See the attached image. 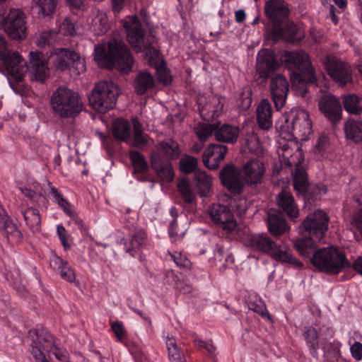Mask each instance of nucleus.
<instances>
[{"instance_id": "nucleus-57", "label": "nucleus", "mask_w": 362, "mask_h": 362, "mask_svg": "<svg viewBox=\"0 0 362 362\" xmlns=\"http://www.w3.org/2000/svg\"><path fill=\"white\" fill-rule=\"evenodd\" d=\"M52 350L48 351L47 352V355L48 356V360H52L51 355L52 354L54 356V357L60 362H67L68 361V356L67 354L65 351L62 350V349L59 348L57 345V344L54 346L53 349H51Z\"/></svg>"}, {"instance_id": "nucleus-62", "label": "nucleus", "mask_w": 362, "mask_h": 362, "mask_svg": "<svg viewBox=\"0 0 362 362\" xmlns=\"http://www.w3.org/2000/svg\"><path fill=\"white\" fill-rule=\"evenodd\" d=\"M329 145L328 137L325 135H321L319 136L315 145V150L319 153L323 152L327 150Z\"/></svg>"}, {"instance_id": "nucleus-4", "label": "nucleus", "mask_w": 362, "mask_h": 362, "mask_svg": "<svg viewBox=\"0 0 362 362\" xmlns=\"http://www.w3.org/2000/svg\"><path fill=\"white\" fill-rule=\"evenodd\" d=\"M180 154L177 141L173 139L158 143V149L151 153V166L161 179L170 182L173 180L174 172L171 160H175Z\"/></svg>"}, {"instance_id": "nucleus-28", "label": "nucleus", "mask_w": 362, "mask_h": 362, "mask_svg": "<svg viewBox=\"0 0 362 362\" xmlns=\"http://www.w3.org/2000/svg\"><path fill=\"white\" fill-rule=\"evenodd\" d=\"M257 122L260 129H269L272 126V107L268 100H262L257 108Z\"/></svg>"}, {"instance_id": "nucleus-43", "label": "nucleus", "mask_w": 362, "mask_h": 362, "mask_svg": "<svg viewBox=\"0 0 362 362\" xmlns=\"http://www.w3.org/2000/svg\"><path fill=\"white\" fill-rule=\"evenodd\" d=\"M326 193V188L323 185H310L305 192H302V195L305 202L312 204L317 200H319L322 194Z\"/></svg>"}, {"instance_id": "nucleus-32", "label": "nucleus", "mask_w": 362, "mask_h": 362, "mask_svg": "<svg viewBox=\"0 0 362 362\" xmlns=\"http://www.w3.org/2000/svg\"><path fill=\"white\" fill-rule=\"evenodd\" d=\"M112 136L119 141L129 143L131 141L130 124L127 119L118 118L112 124Z\"/></svg>"}, {"instance_id": "nucleus-60", "label": "nucleus", "mask_w": 362, "mask_h": 362, "mask_svg": "<svg viewBox=\"0 0 362 362\" xmlns=\"http://www.w3.org/2000/svg\"><path fill=\"white\" fill-rule=\"evenodd\" d=\"M186 232L185 227H180L176 219H174L170 225L169 233L171 237H175L177 238H182Z\"/></svg>"}, {"instance_id": "nucleus-6", "label": "nucleus", "mask_w": 362, "mask_h": 362, "mask_svg": "<svg viewBox=\"0 0 362 362\" xmlns=\"http://www.w3.org/2000/svg\"><path fill=\"white\" fill-rule=\"evenodd\" d=\"M53 110L61 117H74L82 110L83 103L79 95L72 90L60 87L51 98Z\"/></svg>"}, {"instance_id": "nucleus-64", "label": "nucleus", "mask_w": 362, "mask_h": 362, "mask_svg": "<svg viewBox=\"0 0 362 362\" xmlns=\"http://www.w3.org/2000/svg\"><path fill=\"white\" fill-rule=\"evenodd\" d=\"M352 357L356 361L362 359V344L358 341L354 343L350 347Z\"/></svg>"}, {"instance_id": "nucleus-2", "label": "nucleus", "mask_w": 362, "mask_h": 362, "mask_svg": "<svg viewBox=\"0 0 362 362\" xmlns=\"http://www.w3.org/2000/svg\"><path fill=\"white\" fill-rule=\"evenodd\" d=\"M265 13L272 23L269 37L273 41L284 39L287 42L294 40L297 28L288 21L289 9L284 0H269L264 6Z\"/></svg>"}, {"instance_id": "nucleus-3", "label": "nucleus", "mask_w": 362, "mask_h": 362, "mask_svg": "<svg viewBox=\"0 0 362 362\" xmlns=\"http://www.w3.org/2000/svg\"><path fill=\"white\" fill-rule=\"evenodd\" d=\"M18 62H13L8 68L7 74L16 83L22 81L28 73L31 80L45 81L48 77L49 69L47 61L41 52H30L28 64L17 52Z\"/></svg>"}, {"instance_id": "nucleus-37", "label": "nucleus", "mask_w": 362, "mask_h": 362, "mask_svg": "<svg viewBox=\"0 0 362 362\" xmlns=\"http://www.w3.org/2000/svg\"><path fill=\"white\" fill-rule=\"evenodd\" d=\"M216 122L211 124L208 122L199 123L194 129V133L201 143L208 140L213 134L215 136Z\"/></svg>"}, {"instance_id": "nucleus-13", "label": "nucleus", "mask_w": 362, "mask_h": 362, "mask_svg": "<svg viewBox=\"0 0 362 362\" xmlns=\"http://www.w3.org/2000/svg\"><path fill=\"white\" fill-rule=\"evenodd\" d=\"M241 177V169L233 163L226 164L219 172L222 185L234 194H240L243 192L245 184Z\"/></svg>"}, {"instance_id": "nucleus-40", "label": "nucleus", "mask_w": 362, "mask_h": 362, "mask_svg": "<svg viewBox=\"0 0 362 362\" xmlns=\"http://www.w3.org/2000/svg\"><path fill=\"white\" fill-rule=\"evenodd\" d=\"M134 124V137L133 140L130 141L131 145L143 149L148 142L147 135L143 133L141 124L138 119H133Z\"/></svg>"}, {"instance_id": "nucleus-1", "label": "nucleus", "mask_w": 362, "mask_h": 362, "mask_svg": "<svg viewBox=\"0 0 362 362\" xmlns=\"http://www.w3.org/2000/svg\"><path fill=\"white\" fill-rule=\"evenodd\" d=\"M94 59L101 67L115 68L124 74L132 71L134 62L129 47L116 39L95 47Z\"/></svg>"}, {"instance_id": "nucleus-52", "label": "nucleus", "mask_w": 362, "mask_h": 362, "mask_svg": "<svg viewBox=\"0 0 362 362\" xmlns=\"http://www.w3.org/2000/svg\"><path fill=\"white\" fill-rule=\"evenodd\" d=\"M146 53L145 59L147 60L149 65L157 67L158 65L163 63L160 59V51L155 46V44L146 46V48L143 51Z\"/></svg>"}, {"instance_id": "nucleus-19", "label": "nucleus", "mask_w": 362, "mask_h": 362, "mask_svg": "<svg viewBox=\"0 0 362 362\" xmlns=\"http://www.w3.org/2000/svg\"><path fill=\"white\" fill-rule=\"evenodd\" d=\"M270 93L277 110L282 108L286 101L289 90L287 79L283 74H277L270 81Z\"/></svg>"}, {"instance_id": "nucleus-56", "label": "nucleus", "mask_w": 362, "mask_h": 362, "mask_svg": "<svg viewBox=\"0 0 362 362\" xmlns=\"http://www.w3.org/2000/svg\"><path fill=\"white\" fill-rule=\"evenodd\" d=\"M156 69V74L158 80L164 85H168L172 81V77L170 74V71L166 69L163 63L155 67Z\"/></svg>"}, {"instance_id": "nucleus-24", "label": "nucleus", "mask_w": 362, "mask_h": 362, "mask_svg": "<svg viewBox=\"0 0 362 362\" xmlns=\"http://www.w3.org/2000/svg\"><path fill=\"white\" fill-rule=\"evenodd\" d=\"M267 216L268 229L272 235L280 236L289 230L290 228L280 211L269 209Z\"/></svg>"}, {"instance_id": "nucleus-12", "label": "nucleus", "mask_w": 362, "mask_h": 362, "mask_svg": "<svg viewBox=\"0 0 362 362\" xmlns=\"http://www.w3.org/2000/svg\"><path fill=\"white\" fill-rule=\"evenodd\" d=\"M26 22L24 13L18 9L11 10L3 20V28L13 39L21 40L25 37Z\"/></svg>"}, {"instance_id": "nucleus-29", "label": "nucleus", "mask_w": 362, "mask_h": 362, "mask_svg": "<svg viewBox=\"0 0 362 362\" xmlns=\"http://www.w3.org/2000/svg\"><path fill=\"white\" fill-rule=\"evenodd\" d=\"M239 135V128L229 124L221 126L220 122H216L215 138L217 141L225 143H234Z\"/></svg>"}, {"instance_id": "nucleus-44", "label": "nucleus", "mask_w": 362, "mask_h": 362, "mask_svg": "<svg viewBox=\"0 0 362 362\" xmlns=\"http://www.w3.org/2000/svg\"><path fill=\"white\" fill-rule=\"evenodd\" d=\"M59 0H33L38 13L43 16H52L57 9Z\"/></svg>"}, {"instance_id": "nucleus-50", "label": "nucleus", "mask_w": 362, "mask_h": 362, "mask_svg": "<svg viewBox=\"0 0 362 362\" xmlns=\"http://www.w3.org/2000/svg\"><path fill=\"white\" fill-rule=\"evenodd\" d=\"M178 191L184 201L187 204H191L195 199V194L192 191L189 182L186 179L181 180L177 184Z\"/></svg>"}, {"instance_id": "nucleus-8", "label": "nucleus", "mask_w": 362, "mask_h": 362, "mask_svg": "<svg viewBox=\"0 0 362 362\" xmlns=\"http://www.w3.org/2000/svg\"><path fill=\"white\" fill-rule=\"evenodd\" d=\"M124 27L126 29L127 41L136 52H143L146 46L156 43V37L146 33L138 18H133L126 21Z\"/></svg>"}, {"instance_id": "nucleus-46", "label": "nucleus", "mask_w": 362, "mask_h": 362, "mask_svg": "<svg viewBox=\"0 0 362 362\" xmlns=\"http://www.w3.org/2000/svg\"><path fill=\"white\" fill-rule=\"evenodd\" d=\"M324 64L328 75L336 82H339V59L334 56H327Z\"/></svg>"}, {"instance_id": "nucleus-5", "label": "nucleus", "mask_w": 362, "mask_h": 362, "mask_svg": "<svg viewBox=\"0 0 362 362\" xmlns=\"http://www.w3.org/2000/svg\"><path fill=\"white\" fill-rule=\"evenodd\" d=\"M246 245L255 250L269 254L276 261L293 264L297 267L303 265L290 251L280 248L279 245L266 234L251 235L247 238Z\"/></svg>"}, {"instance_id": "nucleus-22", "label": "nucleus", "mask_w": 362, "mask_h": 362, "mask_svg": "<svg viewBox=\"0 0 362 362\" xmlns=\"http://www.w3.org/2000/svg\"><path fill=\"white\" fill-rule=\"evenodd\" d=\"M223 98L218 95H210L204 105L199 107L202 119L206 122L213 121L222 112Z\"/></svg>"}, {"instance_id": "nucleus-63", "label": "nucleus", "mask_w": 362, "mask_h": 362, "mask_svg": "<svg viewBox=\"0 0 362 362\" xmlns=\"http://www.w3.org/2000/svg\"><path fill=\"white\" fill-rule=\"evenodd\" d=\"M111 328L114 332L117 340L122 341L126 333L123 325L121 323L116 322L112 324Z\"/></svg>"}, {"instance_id": "nucleus-61", "label": "nucleus", "mask_w": 362, "mask_h": 362, "mask_svg": "<svg viewBox=\"0 0 362 362\" xmlns=\"http://www.w3.org/2000/svg\"><path fill=\"white\" fill-rule=\"evenodd\" d=\"M170 255L177 266L182 268L189 267L191 264L189 260L186 257L182 256L180 252H175L173 254L170 253Z\"/></svg>"}, {"instance_id": "nucleus-31", "label": "nucleus", "mask_w": 362, "mask_h": 362, "mask_svg": "<svg viewBox=\"0 0 362 362\" xmlns=\"http://www.w3.org/2000/svg\"><path fill=\"white\" fill-rule=\"evenodd\" d=\"M302 160H298L296 163L295 170L293 173V185L294 189L298 195L305 192L310 185L308 179V174L304 167L301 165Z\"/></svg>"}, {"instance_id": "nucleus-7", "label": "nucleus", "mask_w": 362, "mask_h": 362, "mask_svg": "<svg viewBox=\"0 0 362 362\" xmlns=\"http://www.w3.org/2000/svg\"><path fill=\"white\" fill-rule=\"evenodd\" d=\"M119 95L118 86L111 81H102L95 84L88 100L94 110L105 113L112 109Z\"/></svg>"}, {"instance_id": "nucleus-34", "label": "nucleus", "mask_w": 362, "mask_h": 362, "mask_svg": "<svg viewBox=\"0 0 362 362\" xmlns=\"http://www.w3.org/2000/svg\"><path fill=\"white\" fill-rule=\"evenodd\" d=\"M197 192L201 197H208L212 185V178L205 171L197 170L194 172Z\"/></svg>"}, {"instance_id": "nucleus-20", "label": "nucleus", "mask_w": 362, "mask_h": 362, "mask_svg": "<svg viewBox=\"0 0 362 362\" xmlns=\"http://www.w3.org/2000/svg\"><path fill=\"white\" fill-rule=\"evenodd\" d=\"M228 148L225 145L216 144L209 145L202 156L204 166L209 170L217 169L221 162L224 160Z\"/></svg>"}, {"instance_id": "nucleus-23", "label": "nucleus", "mask_w": 362, "mask_h": 362, "mask_svg": "<svg viewBox=\"0 0 362 362\" xmlns=\"http://www.w3.org/2000/svg\"><path fill=\"white\" fill-rule=\"evenodd\" d=\"M0 228L11 244H17L21 240V232L2 209H0Z\"/></svg>"}, {"instance_id": "nucleus-14", "label": "nucleus", "mask_w": 362, "mask_h": 362, "mask_svg": "<svg viewBox=\"0 0 362 362\" xmlns=\"http://www.w3.org/2000/svg\"><path fill=\"white\" fill-rule=\"evenodd\" d=\"M282 61L288 69L308 74L310 78L314 79L313 76L310 75L314 68L311 64L309 56L304 51L296 50L286 52Z\"/></svg>"}, {"instance_id": "nucleus-16", "label": "nucleus", "mask_w": 362, "mask_h": 362, "mask_svg": "<svg viewBox=\"0 0 362 362\" xmlns=\"http://www.w3.org/2000/svg\"><path fill=\"white\" fill-rule=\"evenodd\" d=\"M286 122L300 136H307L312 132V122L308 112L304 110H291L286 119Z\"/></svg>"}, {"instance_id": "nucleus-53", "label": "nucleus", "mask_w": 362, "mask_h": 362, "mask_svg": "<svg viewBox=\"0 0 362 362\" xmlns=\"http://www.w3.org/2000/svg\"><path fill=\"white\" fill-rule=\"evenodd\" d=\"M197 165V158L190 156H187L185 158H182L180 161V169L182 173L185 174H189L192 172H194L196 170L195 168Z\"/></svg>"}, {"instance_id": "nucleus-9", "label": "nucleus", "mask_w": 362, "mask_h": 362, "mask_svg": "<svg viewBox=\"0 0 362 362\" xmlns=\"http://www.w3.org/2000/svg\"><path fill=\"white\" fill-rule=\"evenodd\" d=\"M28 337L32 341L30 352L35 359L44 358L47 356V352L57 344L54 337L43 327L30 330Z\"/></svg>"}, {"instance_id": "nucleus-49", "label": "nucleus", "mask_w": 362, "mask_h": 362, "mask_svg": "<svg viewBox=\"0 0 362 362\" xmlns=\"http://www.w3.org/2000/svg\"><path fill=\"white\" fill-rule=\"evenodd\" d=\"M69 56L71 57L69 71L75 75H79L83 73L86 69L84 59L73 50L71 53L69 54Z\"/></svg>"}, {"instance_id": "nucleus-15", "label": "nucleus", "mask_w": 362, "mask_h": 362, "mask_svg": "<svg viewBox=\"0 0 362 362\" xmlns=\"http://www.w3.org/2000/svg\"><path fill=\"white\" fill-rule=\"evenodd\" d=\"M265 172L263 163L257 158L247 160L241 168L244 184L252 187L263 182Z\"/></svg>"}, {"instance_id": "nucleus-59", "label": "nucleus", "mask_w": 362, "mask_h": 362, "mask_svg": "<svg viewBox=\"0 0 362 362\" xmlns=\"http://www.w3.org/2000/svg\"><path fill=\"white\" fill-rule=\"evenodd\" d=\"M59 33L64 35L74 36L76 33L74 23L69 18H65L59 26Z\"/></svg>"}, {"instance_id": "nucleus-38", "label": "nucleus", "mask_w": 362, "mask_h": 362, "mask_svg": "<svg viewBox=\"0 0 362 362\" xmlns=\"http://www.w3.org/2000/svg\"><path fill=\"white\" fill-rule=\"evenodd\" d=\"M344 109L350 114L359 115L362 112V99L355 94L343 97Z\"/></svg>"}, {"instance_id": "nucleus-33", "label": "nucleus", "mask_w": 362, "mask_h": 362, "mask_svg": "<svg viewBox=\"0 0 362 362\" xmlns=\"http://www.w3.org/2000/svg\"><path fill=\"white\" fill-rule=\"evenodd\" d=\"M135 92L138 95H144L155 86L153 76L148 71H140L134 82Z\"/></svg>"}, {"instance_id": "nucleus-26", "label": "nucleus", "mask_w": 362, "mask_h": 362, "mask_svg": "<svg viewBox=\"0 0 362 362\" xmlns=\"http://www.w3.org/2000/svg\"><path fill=\"white\" fill-rule=\"evenodd\" d=\"M300 233L301 236L293 240L294 248L300 256L310 257L316 251V243L320 240H316L314 237L306 235L302 230H300Z\"/></svg>"}, {"instance_id": "nucleus-27", "label": "nucleus", "mask_w": 362, "mask_h": 362, "mask_svg": "<svg viewBox=\"0 0 362 362\" xmlns=\"http://www.w3.org/2000/svg\"><path fill=\"white\" fill-rule=\"evenodd\" d=\"M129 157L133 167L134 176L139 180L146 181L147 176L145 174L148 172L149 166L145 156L139 151L132 150L129 151Z\"/></svg>"}, {"instance_id": "nucleus-21", "label": "nucleus", "mask_w": 362, "mask_h": 362, "mask_svg": "<svg viewBox=\"0 0 362 362\" xmlns=\"http://www.w3.org/2000/svg\"><path fill=\"white\" fill-rule=\"evenodd\" d=\"M320 110L330 121L332 125L339 122V100L332 95H325L319 100Z\"/></svg>"}, {"instance_id": "nucleus-35", "label": "nucleus", "mask_w": 362, "mask_h": 362, "mask_svg": "<svg viewBox=\"0 0 362 362\" xmlns=\"http://www.w3.org/2000/svg\"><path fill=\"white\" fill-rule=\"evenodd\" d=\"M21 211L27 225L32 231H40L41 228V218L39 210L33 207L27 209L21 207Z\"/></svg>"}, {"instance_id": "nucleus-54", "label": "nucleus", "mask_w": 362, "mask_h": 362, "mask_svg": "<svg viewBox=\"0 0 362 362\" xmlns=\"http://www.w3.org/2000/svg\"><path fill=\"white\" fill-rule=\"evenodd\" d=\"M353 69L351 65L341 60V88L352 83Z\"/></svg>"}, {"instance_id": "nucleus-18", "label": "nucleus", "mask_w": 362, "mask_h": 362, "mask_svg": "<svg viewBox=\"0 0 362 362\" xmlns=\"http://www.w3.org/2000/svg\"><path fill=\"white\" fill-rule=\"evenodd\" d=\"M210 216L213 221L220 225L227 233L232 232L236 228L237 223L231 211L223 205L214 204L209 208Z\"/></svg>"}, {"instance_id": "nucleus-17", "label": "nucleus", "mask_w": 362, "mask_h": 362, "mask_svg": "<svg viewBox=\"0 0 362 362\" xmlns=\"http://www.w3.org/2000/svg\"><path fill=\"white\" fill-rule=\"evenodd\" d=\"M279 66L274 52L269 49H261L257 56L256 71L259 78L264 80L271 76Z\"/></svg>"}, {"instance_id": "nucleus-30", "label": "nucleus", "mask_w": 362, "mask_h": 362, "mask_svg": "<svg viewBox=\"0 0 362 362\" xmlns=\"http://www.w3.org/2000/svg\"><path fill=\"white\" fill-rule=\"evenodd\" d=\"M49 264L51 267L59 271V274L63 279L71 283L75 281V273L69 265L67 261H65L61 257L54 255L51 257Z\"/></svg>"}, {"instance_id": "nucleus-11", "label": "nucleus", "mask_w": 362, "mask_h": 362, "mask_svg": "<svg viewBox=\"0 0 362 362\" xmlns=\"http://www.w3.org/2000/svg\"><path fill=\"white\" fill-rule=\"evenodd\" d=\"M311 262L320 271L338 274L339 272V250L334 246L320 248L314 252Z\"/></svg>"}, {"instance_id": "nucleus-10", "label": "nucleus", "mask_w": 362, "mask_h": 362, "mask_svg": "<svg viewBox=\"0 0 362 362\" xmlns=\"http://www.w3.org/2000/svg\"><path fill=\"white\" fill-rule=\"evenodd\" d=\"M329 216L322 210H316L309 214L303 221L300 230L306 235L314 237L316 240H322L328 229Z\"/></svg>"}, {"instance_id": "nucleus-47", "label": "nucleus", "mask_w": 362, "mask_h": 362, "mask_svg": "<svg viewBox=\"0 0 362 362\" xmlns=\"http://www.w3.org/2000/svg\"><path fill=\"white\" fill-rule=\"evenodd\" d=\"M304 337L309 346L310 354L313 357L317 356V350L319 346L318 337L315 328L310 327L305 329Z\"/></svg>"}, {"instance_id": "nucleus-36", "label": "nucleus", "mask_w": 362, "mask_h": 362, "mask_svg": "<svg viewBox=\"0 0 362 362\" xmlns=\"http://www.w3.org/2000/svg\"><path fill=\"white\" fill-rule=\"evenodd\" d=\"M345 134L347 139L357 143L362 141V122L349 119L344 127Z\"/></svg>"}, {"instance_id": "nucleus-41", "label": "nucleus", "mask_w": 362, "mask_h": 362, "mask_svg": "<svg viewBox=\"0 0 362 362\" xmlns=\"http://www.w3.org/2000/svg\"><path fill=\"white\" fill-rule=\"evenodd\" d=\"M147 235L146 233L141 229L136 230L132 235L131 240V247H125L127 252L131 253L132 256L134 255V252L144 245L146 243Z\"/></svg>"}, {"instance_id": "nucleus-51", "label": "nucleus", "mask_w": 362, "mask_h": 362, "mask_svg": "<svg viewBox=\"0 0 362 362\" xmlns=\"http://www.w3.org/2000/svg\"><path fill=\"white\" fill-rule=\"evenodd\" d=\"M71 52L72 50L62 49L54 59V66L62 71L69 69L71 59L69 54Z\"/></svg>"}, {"instance_id": "nucleus-25", "label": "nucleus", "mask_w": 362, "mask_h": 362, "mask_svg": "<svg viewBox=\"0 0 362 362\" xmlns=\"http://www.w3.org/2000/svg\"><path fill=\"white\" fill-rule=\"evenodd\" d=\"M276 204L291 218H296L299 216V210L292 194L282 189L276 197Z\"/></svg>"}, {"instance_id": "nucleus-39", "label": "nucleus", "mask_w": 362, "mask_h": 362, "mask_svg": "<svg viewBox=\"0 0 362 362\" xmlns=\"http://www.w3.org/2000/svg\"><path fill=\"white\" fill-rule=\"evenodd\" d=\"M16 56L17 52H11L7 48L4 37L0 34V59L2 60L6 71L13 62H18Z\"/></svg>"}, {"instance_id": "nucleus-42", "label": "nucleus", "mask_w": 362, "mask_h": 362, "mask_svg": "<svg viewBox=\"0 0 362 362\" xmlns=\"http://www.w3.org/2000/svg\"><path fill=\"white\" fill-rule=\"evenodd\" d=\"M93 31L95 35H103L109 29L108 18L103 12H99L95 16L92 23Z\"/></svg>"}, {"instance_id": "nucleus-48", "label": "nucleus", "mask_w": 362, "mask_h": 362, "mask_svg": "<svg viewBox=\"0 0 362 362\" xmlns=\"http://www.w3.org/2000/svg\"><path fill=\"white\" fill-rule=\"evenodd\" d=\"M166 346L169 359L171 362H186L185 356L180 352L174 338H168Z\"/></svg>"}, {"instance_id": "nucleus-58", "label": "nucleus", "mask_w": 362, "mask_h": 362, "mask_svg": "<svg viewBox=\"0 0 362 362\" xmlns=\"http://www.w3.org/2000/svg\"><path fill=\"white\" fill-rule=\"evenodd\" d=\"M249 308L251 310H253L254 312L261 315L262 317L272 320L271 315L268 313L265 305L262 301L259 300V303L250 302Z\"/></svg>"}, {"instance_id": "nucleus-45", "label": "nucleus", "mask_w": 362, "mask_h": 362, "mask_svg": "<svg viewBox=\"0 0 362 362\" xmlns=\"http://www.w3.org/2000/svg\"><path fill=\"white\" fill-rule=\"evenodd\" d=\"M310 75L313 76V78H310V76L308 74H305L298 71H293V72L290 76L292 86H300L301 83H309L317 86V78L314 70L311 72Z\"/></svg>"}, {"instance_id": "nucleus-55", "label": "nucleus", "mask_w": 362, "mask_h": 362, "mask_svg": "<svg viewBox=\"0 0 362 362\" xmlns=\"http://www.w3.org/2000/svg\"><path fill=\"white\" fill-rule=\"evenodd\" d=\"M325 353L326 356L332 358V360H335L337 361L339 359V345L337 341H327L324 345Z\"/></svg>"}]
</instances>
